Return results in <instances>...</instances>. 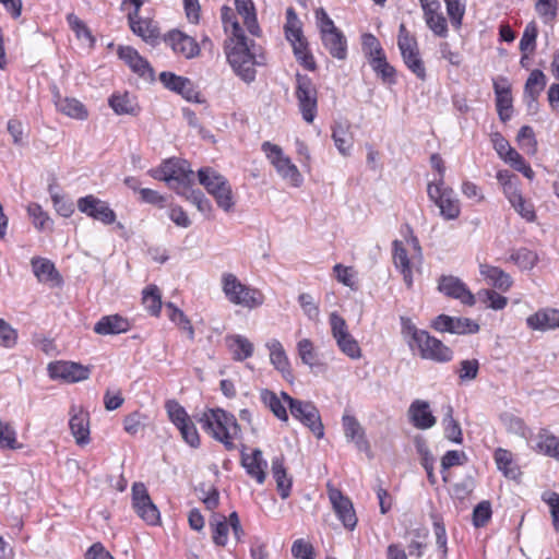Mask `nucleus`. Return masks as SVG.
<instances>
[{
    "label": "nucleus",
    "instance_id": "1",
    "mask_svg": "<svg viewBox=\"0 0 559 559\" xmlns=\"http://www.w3.org/2000/svg\"><path fill=\"white\" fill-rule=\"evenodd\" d=\"M221 17L227 35L224 45L227 61L242 81L251 83L255 80L257 67L266 64L264 50L245 35L231 8L224 5Z\"/></svg>",
    "mask_w": 559,
    "mask_h": 559
},
{
    "label": "nucleus",
    "instance_id": "2",
    "mask_svg": "<svg viewBox=\"0 0 559 559\" xmlns=\"http://www.w3.org/2000/svg\"><path fill=\"white\" fill-rule=\"evenodd\" d=\"M401 325L402 335L409 348L413 352L417 349L421 358L437 362H448L452 359L453 353L450 347L428 332L417 329L411 319L402 317Z\"/></svg>",
    "mask_w": 559,
    "mask_h": 559
},
{
    "label": "nucleus",
    "instance_id": "3",
    "mask_svg": "<svg viewBox=\"0 0 559 559\" xmlns=\"http://www.w3.org/2000/svg\"><path fill=\"white\" fill-rule=\"evenodd\" d=\"M200 424L202 429L223 443L226 450L236 449L235 441L240 438L241 429L233 414L222 408H210L202 414Z\"/></svg>",
    "mask_w": 559,
    "mask_h": 559
},
{
    "label": "nucleus",
    "instance_id": "4",
    "mask_svg": "<svg viewBox=\"0 0 559 559\" xmlns=\"http://www.w3.org/2000/svg\"><path fill=\"white\" fill-rule=\"evenodd\" d=\"M221 285L226 299L235 306L252 310L261 307L265 301L262 290L243 284L233 273H223Z\"/></svg>",
    "mask_w": 559,
    "mask_h": 559
},
{
    "label": "nucleus",
    "instance_id": "5",
    "mask_svg": "<svg viewBox=\"0 0 559 559\" xmlns=\"http://www.w3.org/2000/svg\"><path fill=\"white\" fill-rule=\"evenodd\" d=\"M423 261L421 247L418 239L411 235L405 241H393V262L403 275L407 287L413 285V270Z\"/></svg>",
    "mask_w": 559,
    "mask_h": 559
},
{
    "label": "nucleus",
    "instance_id": "6",
    "mask_svg": "<svg viewBox=\"0 0 559 559\" xmlns=\"http://www.w3.org/2000/svg\"><path fill=\"white\" fill-rule=\"evenodd\" d=\"M199 182L211 194L217 206L229 213L235 206V197L227 178L211 167L198 170Z\"/></svg>",
    "mask_w": 559,
    "mask_h": 559
},
{
    "label": "nucleus",
    "instance_id": "7",
    "mask_svg": "<svg viewBox=\"0 0 559 559\" xmlns=\"http://www.w3.org/2000/svg\"><path fill=\"white\" fill-rule=\"evenodd\" d=\"M261 150L282 180L294 188L301 187L302 174L280 145L265 141L261 144Z\"/></svg>",
    "mask_w": 559,
    "mask_h": 559
},
{
    "label": "nucleus",
    "instance_id": "8",
    "mask_svg": "<svg viewBox=\"0 0 559 559\" xmlns=\"http://www.w3.org/2000/svg\"><path fill=\"white\" fill-rule=\"evenodd\" d=\"M148 175L157 180L165 181L176 192L186 185L193 183V171L185 159L169 158L157 168L148 170Z\"/></svg>",
    "mask_w": 559,
    "mask_h": 559
},
{
    "label": "nucleus",
    "instance_id": "9",
    "mask_svg": "<svg viewBox=\"0 0 559 559\" xmlns=\"http://www.w3.org/2000/svg\"><path fill=\"white\" fill-rule=\"evenodd\" d=\"M428 197L438 206L445 221H454L461 214V203L452 188L444 180H436L428 185Z\"/></svg>",
    "mask_w": 559,
    "mask_h": 559
},
{
    "label": "nucleus",
    "instance_id": "10",
    "mask_svg": "<svg viewBox=\"0 0 559 559\" xmlns=\"http://www.w3.org/2000/svg\"><path fill=\"white\" fill-rule=\"evenodd\" d=\"M329 324L332 337L340 352L349 359H360L362 357V350L358 341L350 334L345 319L334 311L329 316Z\"/></svg>",
    "mask_w": 559,
    "mask_h": 559
},
{
    "label": "nucleus",
    "instance_id": "11",
    "mask_svg": "<svg viewBox=\"0 0 559 559\" xmlns=\"http://www.w3.org/2000/svg\"><path fill=\"white\" fill-rule=\"evenodd\" d=\"M397 46L407 69L419 80H426V68L420 57L417 39L404 24H401L399 28Z\"/></svg>",
    "mask_w": 559,
    "mask_h": 559
},
{
    "label": "nucleus",
    "instance_id": "12",
    "mask_svg": "<svg viewBox=\"0 0 559 559\" xmlns=\"http://www.w3.org/2000/svg\"><path fill=\"white\" fill-rule=\"evenodd\" d=\"M282 396L287 403L292 416L307 426L318 439H322L324 427L318 408L312 403L295 400L285 392H282Z\"/></svg>",
    "mask_w": 559,
    "mask_h": 559
},
{
    "label": "nucleus",
    "instance_id": "13",
    "mask_svg": "<svg viewBox=\"0 0 559 559\" xmlns=\"http://www.w3.org/2000/svg\"><path fill=\"white\" fill-rule=\"evenodd\" d=\"M295 96L302 119L312 123L318 111V92L309 76L297 74Z\"/></svg>",
    "mask_w": 559,
    "mask_h": 559
},
{
    "label": "nucleus",
    "instance_id": "14",
    "mask_svg": "<svg viewBox=\"0 0 559 559\" xmlns=\"http://www.w3.org/2000/svg\"><path fill=\"white\" fill-rule=\"evenodd\" d=\"M328 497L336 518L348 531H354L358 519L350 499L330 483L326 485Z\"/></svg>",
    "mask_w": 559,
    "mask_h": 559
},
{
    "label": "nucleus",
    "instance_id": "15",
    "mask_svg": "<svg viewBox=\"0 0 559 559\" xmlns=\"http://www.w3.org/2000/svg\"><path fill=\"white\" fill-rule=\"evenodd\" d=\"M76 205L81 213L105 225H110L116 222V213L109 204L93 194L79 198Z\"/></svg>",
    "mask_w": 559,
    "mask_h": 559
},
{
    "label": "nucleus",
    "instance_id": "16",
    "mask_svg": "<svg viewBox=\"0 0 559 559\" xmlns=\"http://www.w3.org/2000/svg\"><path fill=\"white\" fill-rule=\"evenodd\" d=\"M132 506L136 514L147 524L156 525L159 522V511L142 483H134L132 486Z\"/></svg>",
    "mask_w": 559,
    "mask_h": 559
},
{
    "label": "nucleus",
    "instance_id": "17",
    "mask_svg": "<svg viewBox=\"0 0 559 559\" xmlns=\"http://www.w3.org/2000/svg\"><path fill=\"white\" fill-rule=\"evenodd\" d=\"M48 373L51 379L74 383L88 379L91 369L73 361H55L48 365Z\"/></svg>",
    "mask_w": 559,
    "mask_h": 559
},
{
    "label": "nucleus",
    "instance_id": "18",
    "mask_svg": "<svg viewBox=\"0 0 559 559\" xmlns=\"http://www.w3.org/2000/svg\"><path fill=\"white\" fill-rule=\"evenodd\" d=\"M69 428L78 445L84 447L91 442L90 413L83 406L73 404L70 407Z\"/></svg>",
    "mask_w": 559,
    "mask_h": 559
},
{
    "label": "nucleus",
    "instance_id": "19",
    "mask_svg": "<svg viewBox=\"0 0 559 559\" xmlns=\"http://www.w3.org/2000/svg\"><path fill=\"white\" fill-rule=\"evenodd\" d=\"M164 41L175 55L193 59L201 52L198 41L179 29H171L164 36Z\"/></svg>",
    "mask_w": 559,
    "mask_h": 559
},
{
    "label": "nucleus",
    "instance_id": "20",
    "mask_svg": "<svg viewBox=\"0 0 559 559\" xmlns=\"http://www.w3.org/2000/svg\"><path fill=\"white\" fill-rule=\"evenodd\" d=\"M438 289L443 295L457 299L463 305L474 306L476 302L475 295L472 294L465 283H463L459 277L452 275L441 276Z\"/></svg>",
    "mask_w": 559,
    "mask_h": 559
},
{
    "label": "nucleus",
    "instance_id": "21",
    "mask_svg": "<svg viewBox=\"0 0 559 559\" xmlns=\"http://www.w3.org/2000/svg\"><path fill=\"white\" fill-rule=\"evenodd\" d=\"M433 329L440 332L453 334H474L479 331V325L468 318L450 317L447 314L438 316L432 323Z\"/></svg>",
    "mask_w": 559,
    "mask_h": 559
},
{
    "label": "nucleus",
    "instance_id": "22",
    "mask_svg": "<svg viewBox=\"0 0 559 559\" xmlns=\"http://www.w3.org/2000/svg\"><path fill=\"white\" fill-rule=\"evenodd\" d=\"M408 421L419 430H427L432 428L437 418L432 414L430 404L424 400H414L407 409Z\"/></svg>",
    "mask_w": 559,
    "mask_h": 559
},
{
    "label": "nucleus",
    "instance_id": "23",
    "mask_svg": "<svg viewBox=\"0 0 559 559\" xmlns=\"http://www.w3.org/2000/svg\"><path fill=\"white\" fill-rule=\"evenodd\" d=\"M241 465L246 473L259 485L264 484L266 478L267 462L263 457L262 451L260 449H254L251 453H247L243 449L241 451Z\"/></svg>",
    "mask_w": 559,
    "mask_h": 559
},
{
    "label": "nucleus",
    "instance_id": "24",
    "mask_svg": "<svg viewBox=\"0 0 559 559\" xmlns=\"http://www.w3.org/2000/svg\"><path fill=\"white\" fill-rule=\"evenodd\" d=\"M526 325L533 331L546 332L559 329V309L540 308L526 318Z\"/></svg>",
    "mask_w": 559,
    "mask_h": 559
},
{
    "label": "nucleus",
    "instance_id": "25",
    "mask_svg": "<svg viewBox=\"0 0 559 559\" xmlns=\"http://www.w3.org/2000/svg\"><path fill=\"white\" fill-rule=\"evenodd\" d=\"M528 447L534 452L555 459L559 462V438L548 429H540L535 437L528 441Z\"/></svg>",
    "mask_w": 559,
    "mask_h": 559
},
{
    "label": "nucleus",
    "instance_id": "26",
    "mask_svg": "<svg viewBox=\"0 0 559 559\" xmlns=\"http://www.w3.org/2000/svg\"><path fill=\"white\" fill-rule=\"evenodd\" d=\"M159 80L165 87L180 94L187 100L199 102V92L188 78L179 76L171 72H162Z\"/></svg>",
    "mask_w": 559,
    "mask_h": 559
},
{
    "label": "nucleus",
    "instance_id": "27",
    "mask_svg": "<svg viewBox=\"0 0 559 559\" xmlns=\"http://www.w3.org/2000/svg\"><path fill=\"white\" fill-rule=\"evenodd\" d=\"M52 100L56 110L71 119L83 121L88 118V110L85 105L74 97L63 96L59 91H56Z\"/></svg>",
    "mask_w": 559,
    "mask_h": 559
},
{
    "label": "nucleus",
    "instance_id": "28",
    "mask_svg": "<svg viewBox=\"0 0 559 559\" xmlns=\"http://www.w3.org/2000/svg\"><path fill=\"white\" fill-rule=\"evenodd\" d=\"M344 436L348 442H353L359 451H369V442L366 438L365 429L350 414L345 413L342 417Z\"/></svg>",
    "mask_w": 559,
    "mask_h": 559
},
{
    "label": "nucleus",
    "instance_id": "29",
    "mask_svg": "<svg viewBox=\"0 0 559 559\" xmlns=\"http://www.w3.org/2000/svg\"><path fill=\"white\" fill-rule=\"evenodd\" d=\"M225 344L229 350L233 360L245 361L253 356V343L241 334H229L225 336Z\"/></svg>",
    "mask_w": 559,
    "mask_h": 559
},
{
    "label": "nucleus",
    "instance_id": "30",
    "mask_svg": "<svg viewBox=\"0 0 559 559\" xmlns=\"http://www.w3.org/2000/svg\"><path fill=\"white\" fill-rule=\"evenodd\" d=\"M269 350L270 362L282 373L284 378L292 376V367L283 344L277 338H271L265 343Z\"/></svg>",
    "mask_w": 559,
    "mask_h": 559
},
{
    "label": "nucleus",
    "instance_id": "31",
    "mask_svg": "<svg viewBox=\"0 0 559 559\" xmlns=\"http://www.w3.org/2000/svg\"><path fill=\"white\" fill-rule=\"evenodd\" d=\"M131 325L128 319L119 314L102 317L94 325V332L99 335H115L126 333Z\"/></svg>",
    "mask_w": 559,
    "mask_h": 559
},
{
    "label": "nucleus",
    "instance_id": "32",
    "mask_svg": "<svg viewBox=\"0 0 559 559\" xmlns=\"http://www.w3.org/2000/svg\"><path fill=\"white\" fill-rule=\"evenodd\" d=\"M479 273L489 285L501 292H508L513 284L512 277L498 266L480 264Z\"/></svg>",
    "mask_w": 559,
    "mask_h": 559
},
{
    "label": "nucleus",
    "instance_id": "33",
    "mask_svg": "<svg viewBox=\"0 0 559 559\" xmlns=\"http://www.w3.org/2000/svg\"><path fill=\"white\" fill-rule=\"evenodd\" d=\"M118 55L133 72L141 76H152L153 71L148 62L139 55V52L130 46H121L118 49Z\"/></svg>",
    "mask_w": 559,
    "mask_h": 559
},
{
    "label": "nucleus",
    "instance_id": "34",
    "mask_svg": "<svg viewBox=\"0 0 559 559\" xmlns=\"http://www.w3.org/2000/svg\"><path fill=\"white\" fill-rule=\"evenodd\" d=\"M325 49L333 58L344 60L347 56V40L344 34L337 28L321 36Z\"/></svg>",
    "mask_w": 559,
    "mask_h": 559
},
{
    "label": "nucleus",
    "instance_id": "35",
    "mask_svg": "<svg viewBox=\"0 0 559 559\" xmlns=\"http://www.w3.org/2000/svg\"><path fill=\"white\" fill-rule=\"evenodd\" d=\"M347 123L336 122L332 127V140L338 153L343 156L350 155L354 146V136Z\"/></svg>",
    "mask_w": 559,
    "mask_h": 559
},
{
    "label": "nucleus",
    "instance_id": "36",
    "mask_svg": "<svg viewBox=\"0 0 559 559\" xmlns=\"http://www.w3.org/2000/svg\"><path fill=\"white\" fill-rule=\"evenodd\" d=\"M209 526L212 534V540L216 546L225 547L228 543L230 524L228 516L219 513H213L209 520Z\"/></svg>",
    "mask_w": 559,
    "mask_h": 559
},
{
    "label": "nucleus",
    "instance_id": "37",
    "mask_svg": "<svg viewBox=\"0 0 559 559\" xmlns=\"http://www.w3.org/2000/svg\"><path fill=\"white\" fill-rule=\"evenodd\" d=\"M296 349L301 362L311 370L324 367V364L319 359L314 343L310 338L305 337L299 340L296 344Z\"/></svg>",
    "mask_w": 559,
    "mask_h": 559
},
{
    "label": "nucleus",
    "instance_id": "38",
    "mask_svg": "<svg viewBox=\"0 0 559 559\" xmlns=\"http://www.w3.org/2000/svg\"><path fill=\"white\" fill-rule=\"evenodd\" d=\"M235 5L237 13L242 17L248 32L252 36H260L261 29L258 24L252 0H235Z\"/></svg>",
    "mask_w": 559,
    "mask_h": 559
},
{
    "label": "nucleus",
    "instance_id": "39",
    "mask_svg": "<svg viewBox=\"0 0 559 559\" xmlns=\"http://www.w3.org/2000/svg\"><path fill=\"white\" fill-rule=\"evenodd\" d=\"M262 403L282 421L288 420V414L285 404H287L282 394L278 396L275 392L263 389L260 392Z\"/></svg>",
    "mask_w": 559,
    "mask_h": 559
},
{
    "label": "nucleus",
    "instance_id": "40",
    "mask_svg": "<svg viewBox=\"0 0 559 559\" xmlns=\"http://www.w3.org/2000/svg\"><path fill=\"white\" fill-rule=\"evenodd\" d=\"M272 474L276 481V488L282 499H287L292 490V479L287 476L283 459L272 460Z\"/></svg>",
    "mask_w": 559,
    "mask_h": 559
},
{
    "label": "nucleus",
    "instance_id": "41",
    "mask_svg": "<svg viewBox=\"0 0 559 559\" xmlns=\"http://www.w3.org/2000/svg\"><path fill=\"white\" fill-rule=\"evenodd\" d=\"M284 29L285 36L292 46L307 41L302 34L301 22L293 8H288L286 10V23Z\"/></svg>",
    "mask_w": 559,
    "mask_h": 559
},
{
    "label": "nucleus",
    "instance_id": "42",
    "mask_svg": "<svg viewBox=\"0 0 559 559\" xmlns=\"http://www.w3.org/2000/svg\"><path fill=\"white\" fill-rule=\"evenodd\" d=\"M32 267L34 275L41 283H58V272L52 262L44 258H33Z\"/></svg>",
    "mask_w": 559,
    "mask_h": 559
},
{
    "label": "nucleus",
    "instance_id": "43",
    "mask_svg": "<svg viewBox=\"0 0 559 559\" xmlns=\"http://www.w3.org/2000/svg\"><path fill=\"white\" fill-rule=\"evenodd\" d=\"M48 192L58 215L68 218L74 213L73 203L64 198L56 182L49 183Z\"/></svg>",
    "mask_w": 559,
    "mask_h": 559
},
{
    "label": "nucleus",
    "instance_id": "44",
    "mask_svg": "<svg viewBox=\"0 0 559 559\" xmlns=\"http://www.w3.org/2000/svg\"><path fill=\"white\" fill-rule=\"evenodd\" d=\"M495 462L500 472L509 478H516L520 474L519 467L514 462L513 454L506 449L498 448L493 454Z\"/></svg>",
    "mask_w": 559,
    "mask_h": 559
},
{
    "label": "nucleus",
    "instance_id": "45",
    "mask_svg": "<svg viewBox=\"0 0 559 559\" xmlns=\"http://www.w3.org/2000/svg\"><path fill=\"white\" fill-rule=\"evenodd\" d=\"M546 83L547 80L544 72L538 69L533 70L524 86V98H531V103H534L545 88Z\"/></svg>",
    "mask_w": 559,
    "mask_h": 559
},
{
    "label": "nucleus",
    "instance_id": "46",
    "mask_svg": "<svg viewBox=\"0 0 559 559\" xmlns=\"http://www.w3.org/2000/svg\"><path fill=\"white\" fill-rule=\"evenodd\" d=\"M193 183L186 185L177 193L183 197L186 200L191 202L202 213H210L212 211V204L204 193L199 189L192 188Z\"/></svg>",
    "mask_w": 559,
    "mask_h": 559
},
{
    "label": "nucleus",
    "instance_id": "47",
    "mask_svg": "<svg viewBox=\"0 0 559 559\" xmlns=\"http://www.w3.org/2000/svg\"><path fill=\"white\" fill-rule=\"evenodd\" d=\"M109 106L117 115H135L139 107L129 93L114 94L109 98Z\"/></svg>",
    "mask_w": 559,
    "mask_h": 559
},
{
    "label": "nucleus",
    "instance_id": "48",
    "mask_svg": "<svg viewBox=\"0 0 559 559\" xmlns=\"http://www.w3.org/2000/svg\"><path fill=\"white\" fill-rule=\"evenodd\" d=\"M442 425L445 438L454 443L461 444L463 441L462 429L460 424L453 417V408L451 405L445 407Z\"/></svg>",
    "mask_w": 559,
    "mask_h": 559
},
{
    "label": "nucleus",
    "instance_id": "49",
    "mask_svg": "<svg viewBox=\"0 0 559 559\" xmlns=\"http://www.w3.org/2000/svg\"><path fill=\"white\" fill-rule=\"evenodd\" d=\"M511 203L512 207L527 222H534L536 219L535 209L532 202L525 200L518 190L513 194L507 198Z\"/></svg>",
    "mask_w": 559,
    "mask_h": 559
},
{
    "label": "nucleus",
    "instance_id": "50",
    "mask_svg": "<svg viewBox=\"0 0 559 559\" xmlns=\"http://www.w3.org/2000/svg\"><path fill=\"white\" fill-rule=\"evenodd\" d=\"M27 214L28 216L32 218V223L34 225V227L39 230V231H44V230H47V229H51L52 227V221L50 218V216L48 215V213L46 211H44V209L41 207L40 204L38 203H29L27 205Z\"/></svg>",
    "mask_w": 559,
    "mask_h": 559
},
{
    "label": "nucleus",
    "instance_id": "51",
    "mask_svg": "<svg viewBox=\"0 0 559 559\" xmlns=\"http://www.w3.org/2000/svg\"><path fill=\"white\" fill-rule=\"evenodd\" d=\"M130 26L134 34L142 37L147 43H153L158 37L155 26L146 20H135L132 14L129 15Z\"/></svg>",
    "mask_w": 559,
    "mask_h": 559
},
{
    "label": "nucleus",
    "instance_id": "52",
    "mask_svg": "<svg viewBox=\"0 0 559 559\" xmlns=\"http://www.w3.org/2000/svg\"><path fill=\"white\" fill-rule=\"evenodd\" d=\"M142 301L144 308L152 316H159L162 309V296L157 286L150 285L146 288H144Z\"/></svg>",
    "mask_w": 559,
    "mask_h": 559
},
{
    "label": "nucleus",
    "instance_id": "53",
    "mask_svg": "<svg viewBox=\"0 0 559 559\" xmlns=\"http://www.w3.org/2000/svg\"><path fill=\"white\" fill-rule=\"evenodd\" d=\"M475 297L492 310H502L508 305V298L492 289H481Z\"/></svg>",
    "mask_w": 559,
    "mask_h": 559
},
{
    "label": "nucleus",
    "instance_id": "54",
    "mask_svg": "<svg viewBox=\"0 0 559 559\" xmlns=\"http://www.w3.org/2000/svg\"><path fill=\"white\" fill-rule=\"evenodd\" d=\"M513 261L521 270H532L538 262V255L535 251L526 248H520L514 251L511 257Z\"/></svg>",
    "mask_w": 559,
    "mask_h": 559
},
{
    "label": "nucleus",
    "instance_id": "55",
    "mask_svg": "<svg viewBox=\"0 0 559 559\" xmlns=\"http://www.w3.org/2000/svg\"><path fill=\"white\" fill-rule=\"evenodd\" d=\"M20 448L15 429L9 423L0 419V449L16 450Z\"/></svg>",
    "mask_w": 559,
    "mask_h": 559
},
{
    "label": "nucleus",
    "instance_id": "56",
    "mask_svg": "<svg viewBox=\"0 0 559 559\" xmlns=\"http://www.w3.org/2000/svg\"><path fill=\"white\" fill-rule=\"evenodd\" d=\"M428 28L439 37L448 36V23L441 11L424 15Z\"/></svg>",
    "mask_w": 559,
    "mask_h": 559
},
{
    "label": "nucleus",
    "instance_id": "57",
    "mask_svg": "<svg viewBox=\"0 0 559 559\" xmlns=\"http://www.w3.org/2000/svg\"><path fill=\"white\" fill-rule=\"evenodd\" d=\"M444 3L452 26L459 29L465 14V0H444Z\"/></svg>",
    "mask_w": 559,
    "mask_h": 559
},
{
    "label": "nucleus",
    "instance_id": "58",
    "mask_svg": "<svg viewBox=\"0 0 559 559\" xmlns=\"http://www.w3.org/2000/svg\"><path fill=\"white\" fill-rule=\"evenodd\" d=\"M165 408L169 420L176 426V428L191 419L186 409L175 400L167 401L165 403Z\"/></svg>",
    "mask_w": 559,
    "mask_h": 559
},
{
    "label": "nucleus",
    "instance_id": "59",
    "mask_svg": "<svg viewBox=\"0 0 559 559\" xmlns=\"http://www.w3.org/2000/svg\"><path fill=\"white\" fill-rule=\"evenodd\" d=\"M333 272L337 282L352 289L356 288L357 272L353 266H345L341 263H337L333 266Z\"/></svg>",
    "mask_w": 559,
    "mask_h": 559
},
{
    "label": "nucleus",
    "instance_id": "60",
    "mask_svg": "<svg viewBox=\"0 0 559 559\" xmlns=\"http://www.w3.org/2000/svg\"><path fill=\"white\" fill-rule=\"evenodd\" d=\"M370 64L373 71L380 75L382 80L389 83L394 82L395 70L389 64L384 53L370 60Z\"/></svg>",
    "mask_w": 559,
    "mask_h": 559
},
{
    "label": "nucleus",
    "instance_id": "61",
    "mask_svg": "<svg viewBox=\"0 0 559 559\" xmlns=\"http://www.w3.org/2000/svg\"><path fill=\"white\" fill-rule=\"evenodd\" d=\"M509 432L524 438L527 442L533 437L532 430L525 425L524 420L516 416H507L504 419Z\"/></svg>",
    "mask_w": 559,
    "mask_h": 559
},
{
    "label": "nucleus",
    "instance_id": "62",
    "mask_svg": "<svg viewBox=\"0 0 559 559\" xmlns=\"http://www.w3.org/2000/svg\"><path fill=\"white\" fill-rule=\"evenodd\" d=\"M298 304L304 314L310 321H318L320 317L319 305L314 301L313 297L308 293H302L298 296Z\"/></svg>",
    "mask_w": 559,
    "mask_h": 559
},
{
    "label": "nucleus",
    "instance_id": "63",
    "mask_svg": "<svg viewBox=\"0 0 559 559\" xmlns=\"http://www.w3.org/2000/svg\"><path fill=\"white\" fill-rule=\"evenodd\" d=\"M518 142L522 150L527 154H535L537 151V141L534 131L528 126H523L518 133Z\"/></svg>",
    "mask_w": 559,
    "mask_h": 559
},
{
    "label": "nucleus",
    "instance_id": "64",
    "mask_svg": "<svg viewBox=\"0 0 559 559\" xmlns=\"http://www.w3.org/2000/svg\"><path fill=\"white\" fill-rule=\"evenodd\" d=\"M542 500L547 503L550 509L552 524L555 530L559 531V493L555 491H545L542 495Z\"/></svg>",
    "mask_w": 559,
    "mask_h": 559
}]
</instances>
